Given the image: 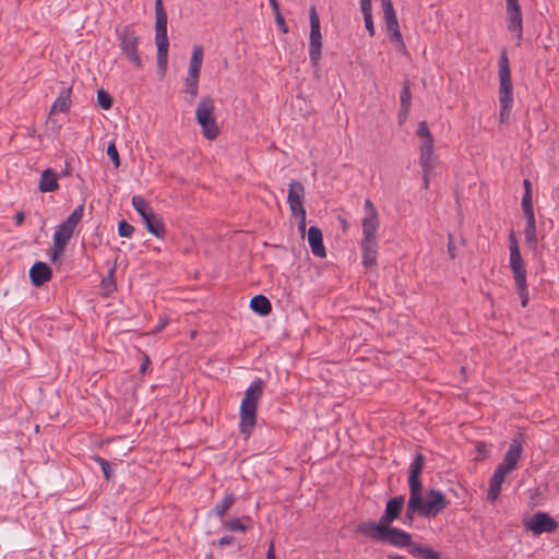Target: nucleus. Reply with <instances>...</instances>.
<instances>
[{
	"label": "nucleus",
	"instance_id": "nucleus-1",
	"mask_svg": "<svg viewBox=\"0 0 559 559\" xmlns=\"http://www.w3.org/2000/svg\"><path fill=\"white\" fill-rule=\"evenodd\" d=\"M365 216L361 219L362 238L360 249L365 267H373L377 264L378 241L377 231L380 227L378 211L370 199L365 200Z\"/></svg>",
	"mask_w": 559,
	"mask_h": 559
},
{
	"label": "nucleus",
	"instance_id": "nucleus-2",
	"mask_svg": "<svg viewBox=\"0 0 559 559\" xmlns=\"http://www.w3.org/2000/svg\"><path fill=\"white\" fill-rule=\"evenodd\" d=\"M356 532L374 542L390 544L394 547H411L413 549L412 535L403 530L389 526H373V522L366 521L357 525Z\"/></svg>",
	"mask_w": 559,
	"mask_h": 559
},
{
	"label": "nucleus",
	"instance_id": "nucleus-3",
	"mask_svg": "<svg viewBox=\"0 0 559 559\" xmlns=\"http://www.w3.org/2000/svg\"><path fill=\"white\" fill-rule=\"evenodd\" d=\"M264 382L261 379L254 380L245 393L240 405L239 430L249 438L257 423L258 403L263 394Z\"/></svg>",
	"mask_w": 559,
	"mask_h": 559
},
{
	"label": "nucleus",
	"instance_id": "nucleus-4",
	"mask_svg": "<svg viewBox=\"0 0 559 559\" xmlns=\"http://www.w3.org/2000/svg\"><path fill=\"white\" fill-rule=\"evenodd\" d=\"M84 214V204L79 205L56 229L53 234V247L51 261L60 259L66 250L68 242L74 234L79 223Z\"/></svg>",
	"mask_w": 559,
	"mask_h": 559
},
{
	"label": "nucleus",
	"instance_id": "nucleus-5",
	"mask_svg": "<svg viewBox=\"0 0 559 559\" xmlns=\"http://www.w3.org/2000/svg\"><path fill=\"white\" fill-rule=\"evenodd\" d=\"M513 104V85L511 80V70L506 51H502L499 60V105L500 121L509 119Z\"/></svg>",
	"mask_w": 559,
	"mask_h": 559
},
{
	"label": "nucleus",
	"instance_id": "nucleus-6",
	"mask_svg": "<svg viewBox=\"0 0 559 559\" xmlns=\"http://www.w3.org/2000/svg\"><path fill=\"white\" fill-rule=\"evenodd\" d=\"M155 43L157 46V67L159 71L165 73L169 41L167 37V13L162 0H155Z\"/></svg>",
	"mask_w": 559,
	"mask_h": 559
},
{
	"label": "nucleus",
	"instance_id": "nucleus-7",
	"mask_svg": "<svg viewBox=\"0 0 559 559\" xmlns=\"http://www.w3.org/2000/svg\"><path fill=\"white\" fill-rule=\"evenodd\" d=\"M215 102L211 96H203L195 109V119L202 134L207 140H214L219 134V128L214 117Z\"/></svg>",
	"mask_w": 559,
	"mask_h": 559
},
{
	"label": "nucleus",
	"instance_id": "nucleus-8",
	"mask_svg": "<svg viewBox=\"0 0 559 559\" xmlns=\"http://www.w3.org/2000/svg\"><path fill=\"white\" fill-rule=\"evenodd\" d=\"M522 451L523 448L521 442L513 440L502 462L497 466L493 475L491 476L488 489H501V485L503 484L506 476L515 469Z\"/></svg>",
	"mask_w": 559,
	"mask_h": 559
},
{
	"label": "nucleus",
	"instance_id": "nucleus-9",
	"mask_svg": "<svg viewBox=\"0 0 559 559\" xmlns=\"http://www.w3.org/2000/svg\"><path fill=\"white\" fill-rule=\"evenodd\" d=\"M119 47L122 55L136 68H142V58L139 51L140 36L133 26L127 25L116 29Z\"/></svg>",
	"mask_w": 559,
	"mask_h": 559
},
{
	"label": "nucleus",
	"instance_id": "nucleus-10",
	"mask_svg": "<svg viewBox=\"0 0 559 559\" xmlns=\"http://www.w3.org/2000/svg\"><path fill=\"white\" fill-rule=\"evenodd\" d=\"M132 205L142 217L146 229L155 237L164 238L166 229L163 219L155 214L148 202L142 195H133Z\"/></svg>",
	"mask_w": 559,
	"mask_h": 559
},
{
	"label": "nucleus",
	"instance_id": "nucleus-11",
	"mask_svg": "<svg viewBox=\"0 0 559 559\" xmlns=\"http://www.w3.org/2000/svg\"><path fill=\"white\" fill-rule=\"evenodd\" d=\"M411 492V509L418 510V513L426 518L436 516L447 507L445 497L440 491H430L427 500L420 497L421 491Z\"/></svg>",
	"mask_w": 559,
	"mask_h": 559
},
{
	"label": "nucleus",
	"instance_id": "nucleus-12",
	"mask_svg": "<svg viewBox=\"0 0 559 559\" xmlns=\"http://www.w3.org/2000/svg\"><path fill=\"white\" fill-rule=\"evenodd\" d=\"M203 63V47H193L189 63L188 74L185 79V93L189 95L188 102L192 103L199 93L200 71Z\"/></svg>",
	"mask_w": 559,
	"mask_h": 559
},
{
	"label": "nucleus",
	"instance_id": "nucleus-13",
	"mask_svg": "<svg viewBox=\"0 0 559 559\" xmlns=\"http://www.w3.org/2000/svg\"><path fill=\"white\" fill-rule=\"evenodd\" d=\"M310 35H309V58L313 67L319 66L321 59L322 35L320 29V17L314 5L309 10Z\"/></svg>",
	"mask_w": 559,
	"mask_h": 559
},
{
	"label": "nucleus",
	"instance_id": "nucleus-14",
	"mask_svg": "<svg viewBox=\"0 0 559 559\" xmlns=\"http://www.w3.org/2000/svg\"><path fill=\"white\" fill-rule=\"evenodd\" d=\"M381 3L383 8L384 23L388 32L390 33V39L395 44V47L399 51L405 52L406 46L400 31L399 21L392 1L381 0Z\"/></svg>",
	"mask_w": 559,
	"mask_h": 559
},
{
	"label": "nucleus",
	"instance_id": "nucleus-15",
	"mask_svg": "<svg viewBox=\"0 0 559 559\" xmlns=\"http://www.w3.org/2000/svg\"><path fill=\"white\" fill-rule=\"evenodd\" d=\"M509 247H510V267L512 270L515 284L524 285L526 280V270L524 261L520 252V246L515 236L514 230L509 234Z\"/></svg>",
	"mask_w": 559,
	"mask_h": 559
},
{
	"label": "nucleus",
	"instance_id": "nucleus-16",
	"mask_svg": "<svg viewBox=\"0 0 559 559\" xmlns=\"http://www.w3.org/2000/svg\"><path fill=\"white\" fill-rule=\"evenodd\" d=\"M558 522L554 518L543 511H538L530 519L524 520V527L534 535L552 533L558 528Z\"/></svg>",
	"mask_w": 559,
	"mask_h": 559
},
{
	"label": "nucleus",
	"instance_id": "nucleus-17",
	"mask_svg": "<svg viewBox=\"0 0 559 559\" xmlns=\"http://www.w3.org/2000/svg\"><path fill=\"white\" fill-rule=\"evenodd\" d=\"M404 506V497L399 496L388 501L384 513L380 516L379 521L373 522V526H389L396 520Z\"/></svg>",
	"mask_w": 559,
	"mask_h": 559
},
{
	"label": "nucleus",
	"instance_id": "nucleus-18",
	"mask_svg": "<svg viewBox=\"0 0 559 559\" xmlns=\"http://www.w3.org/2000/svg\"><path fill=\"white\" fill-rule=\"evenodd\" d=\"M508 27L509 29L518 33V38L522 37L523 22L522 11L518 0H506Z\"/></svg>",
	"mask_w": 559,
	"mask_h": 559
},
{
	"label": "nucleus",
	"instance_id": "nucleus-19",
	"mask_svg": "<svg viewBox=\"0 0 559 559\" xmlns=\"http://www.w3.org/2000/svg\"><path fill=\"white\" fill-rule=\"evenodd\" d=\"M304 194L305 187L300 181H292L289 183L287 202L292 214L306 211L302 204Z\"/></svg>",
	"mask_w": 559,
	"mask_h": 559
},
{
	"label": "nucleus",
	"instance_id": "nucleus-20",
	"mask_svg": "<svg viewBox=\"0 0 559 559\" xmlns=\"http://www.w3.org/2000/svg\"><path fill=\"white\" fill-rule=\"evenodd\" d=\"M51 277L52 271L45 262H36L29 270V278L36 287L44 285Z\"/></svg>",
	"mask_w": 559,
	"mask_h": 559
},
{
	"label": "nucleus",
	"instance_id": "nucleus-21",
	"mask_svg": "<svg viewBox=\"0 0 559 559\" xmlns=\"http://www.w3.org/2000/svg\"><path fill=\"white\" fill-rule=\"evenodd\" d=\"M308 243L311 248V252L318 258H325L326 250L322 240V231L317 226H311L308 229Z\"/></svg>",
	"mask_w": 559,
	"mask_h": 559
},
{
	"label": "nucleus",
	"instance_id": "nucleus-22",
	"mask_svg": "<svg viewBox=\"0 0 559 559\" xmlns=\"http://www.w3.org/2000/svg\"><path fill=\"white\" fill-rule=\"evenodd\" d=\"M425 457L421 453H417L411 463L408 485L409 489H421L420 474L424 467Z\"/></svg>",
	"mask_w": 559,
	"mask_h": 559
},
{
	"label": "nucleus",
	"instance_id": "nucleus-23",
	"mask_svg": "<svg viewBox=\"0 0 559 559\" xmlns=\"http://www.w3.org/2000/svg\"><path fill=\"white\" fill-rule=\"evenodd\" d=\"M58 176L57 174L51 169L47 168L41 173L38 189L40 192H52L58 190Z\"/></svg>",
	"mask_w": 559,
	"mask_h": 559
},
{
	"label": "nucleus",
	"instance_id": "nucleus-24",
	"mask_svg": "<svg viewBox=\"0 0 559 559\" xmlns=\"http://www.w3.org/2000/svg\"><path fill=\"white\" fill-rule=\"evenodd\" d=\"M437 163L433 156V138L420 139L419 164Z\"/></svg>",
	"mask_w": 559,
	"mask_h": 559
},
{
	"label": "nucleus",
	"instance_id": "nucleus-25",
	"mask_svg": "<svg viewBox=\"0 0 559 559\" xmlns=\"http://www.w3.org/2000/svg\"><path fill=\"white\" fill-rule=\"evenodd\" d=\"M71 106V87H66L61 91L57 99L53 102L50 109V115L56 112H66Z\"/></svg>",
	"mask_w": 559,
	"mask_h": 559
},
{
	"label": "nucleus",
	"instance_id": "nucleus-26",
	"mask_svg": "<svg viewBox=\"0 0 559 559\" xmlns=\"http://www.w3.org/2000/svg\"><path fill=\"white\" fill-rule=\"evenodd\" d=\"M250 308L260 316H267L272 311L270 300L263 295H257L250 300Z\"/></svg>",
	"mask_w": 559,
	"mask_h": 559
},
{
	"label": "nucleus",
	"instance_id": "nucleus-27",
	"mask_svg": "<svg viewBox=\"0 0 559 559\" xmlns=\"http://www.w3.org/2000/svg\"><path fill=\"white\" fill-rule=\"evenodd\" d=\"M524 235H525L526 243L530 247L536 249V247H537V235H536V221H535V218L526 219V226H525Z\"/></svg>",
	"mask_w": 559,
	"mask_h": 559
},
{
	"label": "nucleus",
	"instance_id": "nucleus-28",
	"mask_svg": "<svg viewBox=\"0 0 559 559\" xmlns=\"http://www.w3.org/2000/svg\"><path fill=\"white\" fill-rule=\"evenodd\" d=\"M411 552L424 559H440V554L428 546L414 544L413 549H411Z\"/></svg>",
	"mask_w": 559,
	"mask_h": 559
},
{
	"label": "nucleus",
	"instance_id": "nucleus-29",
	"mask_svg": "<svg viewBox=\"0 0 559 559\" xmlns=\"http://www.w3.org/2000/svg\"><path fill=\"white\" fill-rule=\"evenodd\" d=\"M522 210L525 216V219H533L534 216V210H533V202H532V194L524 193L522 198Z\"/></svg>",
	"mask_w": 559,
	"mask_h": 559
},
{
	"label": "nucleus",
	"instance_id": "nucleus-30",
	"mask_svg": "<svg viewBox=\"0 0 559 559\" xmlns=\"http://www.w3.org/2000/svg\"><path fill=\"white\" fill-rule=\"evenodd\" d=\"M97 103L103 109L108 110L112 107L114 100L105 90L100 88L97 92Z\"/></svg>",
	"mask_w": 559,
	"mask_h": 559
},
{
	"label": "nucleus",
	"instance_id": "nucleus-31",
	"mask_svg": "<svg viewBox=\"0 0 559 559\" xmlns=\"http://www.w3.org/2000/svg\"><path fill=\"white\" fill-rule=\"evenodd\" d=\"M234 502H235L234 495H227L224 498V500L215 507V509H214L215 513L218 516H223L226 513V511L233 506Z\"/></svg>",
	"mask_w": 559,
	"mask_h": 559
},
{
	"label": "nucleus",
	"instance_id": "nucleus-32",
	"mask_svg": "<svg viewBox=\"0 0 559 559\" xmlns=\"http://www.w3.org/2000/svg\"><path fill=\"white\" fill-rule=\"evenodd\" d=\"M411 99H412L411 83L408 80H406L403 83V90H402L401 96H400L401 106L402 107H411Z\"/></svg>",
	"mask_w": 559,
	"mask_h": 559
},
{
	"label": "nucleus",
	"instance_id": "nucleus-33",
	"mask_svg": "<svg viewBox=\"0 0 559 559\" xmlns=\"http://www.w3.org/2000/svg\"><path fill=\"white\" fill-rule=\"evenodd\" d=\"M437 163H426V164H419L423 169V181H424V188L428 189L430 185V177L431 174L436 167Z\"/></svg>",
	"mask_w": 559,
	"mask_h": 559
},
{
	"label": "nucleus",
	"instance_id": "nucleus-34",
	"mask_svg": "<svg viewBox=\"0 0 559 559\" xmlns=\"http://www.w3.org/2000/svg\"><path fill=\"white\" fill-rule=\"evenodd\" d=\"M92 459L100 466L105 478L110 479L114 475V471L111 468L110 463L107 460L97 455L93 456Z\"/></svg>",
	"mask_w": 559,
	"mask_h": 559
},
{
	"label": "nucleus",
	"instance_id": "nucleus-35",
	"mask_svg": "<svg viewBox=\"0 0 559 559\" xmlns=\"http://www.w3.org/2000/svg\"><path fill=\"white\" fill-rule=\"evenodd\" d=\"M224 525L226 528L234 532H245L248 528V526L243 524L239 519L229 520L225 522Z\"/></svg>",
	"mask_w": 559,
	"mask_h": 559
},
{
	"label": "nucleus",
	"instance_id": "nucleus-36",
	"mask_svg": "<svg viewBox=\"0 0 559 559\" xmlns=\"http://www.w3.org/2000/svg\"><path fill=\"white\" fill-rule=\"evenodd\" d=\"M107 155L110 160L114 163L115 167L118 168L120 166V158L117 151V147L114 142H110L107 146Z\"/></svg>",
	"mask_w": 559,
	"mask_h": 559
},
{
	"label": "nucleus",
	"instance_id": "nucleus-37",
	"mask_svg": "<svg viewBox=\"0 0 559 559\" xmlns=\"http://www.w3.org/2000/svg\"><path fill=\"white\" fill-rule=\"evenodd\" d=\"M134 231V227L126 221H121L118 224V234L120 237H131Z\"/></svg>",
	"mask_w": 559,
	"mask_h": 559
},
{
	"label": "nucleus",
	"instance_id": "nucleus-38",
	"mask_svg": "<svg viewBox=\"0 0 559 559\" xmlns=\"http://www.w3.org/2000/svg\"><path fill=\"white\" fill-rule=\"evenodd\" d=\"M416 134L419 139H425V138H431L432 134L428 128V123L426 121H420L418 123V128H417V131H416Z\"/></svg>",
	"mask_w": 559,
	"mask_h": 559
},
{
	"label": "nucleus",
	"instance_id": "nucleus-39",
	"mask_svg": "<svg viewBox=\"0 0 559 559\" xmlns=\"http://www.w3.org/2000/svg\"><path fill=\"white\" fill-rule=\"evenodd\" d=\"M516 287L519 289V294L521 297V305L523 307H526V305L528 302V290H527L526 280H524L523 286H521L520 284H516Z\"/></svg>",
	"mask_w": 559,
	"mask_h": 559
},
{
	"label": "nucleus",
	"instance_id": "nucleus-40",
	"mask_svg": "<svg viewBox=\"0 0 559 559\" xmlns=\"http://www.w3.org/2000/svg\"><path fill=\"white\" fill-rule=\"evenodd\" d=\"M293 216L298 218V229L299 231L305 235L306 231V211L301 213H293Z\"/></svg>",
	"mask_w": 559,
	"mask_h": 559
},
{
	"label": "nucleus",
	"instance_id": "nucleus-41",
	"mask_svg": "<svg viewBox=\"0 0 559 559\" xmlns=\"http://www.w3.org/2000/svg\"><path fill=\"white\" fill-rule=\"evenodd\" d=\"M365 26L369 33L370 36L374 35V25L372 21V14H366L364 15Z\"/></svg>",
	"mask_w": 559,
	"mask_h": 559
},
{
	"label": "nucleus",
	"instance_id": "nucleus-42",
	"mask_svg": "<svg viewBox=\"0 0 559 559\" xmlns=\"http://www.w3.org/2000/svg\"><path fill=\"white\" fill-rule=\"evenodd\" d=\"M275 22L283 33L286 34L288 32V27L285 23V20H284V16L282 15V13H277V15H275Z\"/></svg>",
	"mask_w": 559,
	"mask_h": 559
},
{
	"label": "nucleus",
	"instance_id": "nucleus-43",
	"mask_svg": "<svg viewBox=\"0 0 559 559\" xmlns=\"http://www.w3.org/2000/svg\"><path fill=\"white\" fill-rule=\"evenodd\" d=\"M448 253H449L451 259H454L455 255H456L455 254V246H454L452 234L448 235Z\"/></svg>",
	"mask_w": 559,
	"mask_h": 559
},
{
	"label": "nucleus",
	"instance_id": "nucleus-44",
	"mask_svg": "<svg viewBox=\"0 0 559 559\" xmlns=\"http://www.w3.org/2000/svg\"><path fill=\"white\" fill-rule=\"evenodd\" d=\"M362 15L371 14V0H360Z\"/></svg>",
	"mask_w": 559,
	"mask_h": 559
},
{
	"label": "nucleus",
	"instance_id": "nucleus-45",
	"mask_svg": "<svg viewBox=\"0 0 559 559\" xmlns=\"http://www.w3.org/2000/svg\"><path fill=\"white\" fill-rule=\"evenodd\" d=\"M409 107H400L399 123L402 124L407 119Z\"/></svg>",
	"mask_w": 559,
	"mask_h": 559
},
{
	"label": "nucleus",
	"instance_id": "nucleus-46",
	"mask_svg": "<svg viewBox=\"0 0 559 559\" xmlns=\"http://www.w3.org/2000/svg\"><path fill=\"white\" fill-rule=\"evenodd\" d=\"M233 542H234V537L233 536L225 535V536L221 537V539L218 540V544L221 546H227V545L233 544Z\"/></svg>",
	"mask_w": 559,
	"mask_h": 559
},
{
	"label": "nucleus",
	"instance_id": "nucleus-47",
	"mask_svg": "<svg viewBox=\"0 0 559 559\" xmlns=\"http://www.w3.org/2000/svg\"><path fill=\"white\" fill-rule=\"evenodd\" d=\"M499 493H500V491H488L486 500L488 502L493 503L498 499Z\"/></svg>",
	"mask_w": 559,
	"mask_h": 559
},
{
	"label": "nucleus",
	"instance_id": "nucleus-48",
	"mask_svg": "<svg viewBox=\"0 0 559 559\" xmlns=\"http://www.w3.org/2000/svg\"><path fill=\"white\" fill-rule=\"evenodd\" d=\"M266 559H276L273 542H271V544L269 545V549L266 552Z\"/></svg>",
	"mask_w": 559,
	"mask_h": 559
},
{
	"label": "nucleus",
	"instance_id": "nucleus-49",
	"mask_svg": "<svg viewBox=\"0 0 559 559\" xmlns=\"http://www.w3.org/2000/svg\"><path fill=\"white\" fill-rule=\"evenodd\" d=\"M14 219L16 225H22L25 219V214L23 212H17L14 216Z\"/></svg>",
	"mask_w": 559,
	"mask_h": 559
},
{
	"label": "nucleus",
	"instance_id": "nucleus-50",
	"mask_svg": "<svg viewBox=\"0 0 559 559\" xmlns=\"http://www.w3.org/2000/svg\"><path fill=\"white\" fill-rule=\"evenodd\" d=\"M523 186H524V193L532 194V183L528 179H525L523 181Z\"/></svg>",
	"mask_w": 559,
	"mask_h": 559
},
{
	"label": "nucleus",
	"instance_id": "nucleus-51",
	"mask_svg": "<svg viewBox=\"0 0 559 559\" xmlns=\"http://www.w3.org/2000/svg\"><path fill=\"white\" fill-rule=\"evenodd\" d=\"M167 322H168L167 319H162L160 323H158V325L154 329L153 332L154 333L160 332L164 329V326L167 324Z\"/></svg>",
	"mask_w": 559,
	"mask_h": 559
},
{
	"label": "nucleus",
	"instance_id": "nucleus-52",
	"mask_svg": "<svg viewBox=\"0 0 559 559\" xmlns=\"http://www.w3.org/2000/svg\"><path fill=\"white\" fill-rule=\"evenodd\" d=\"M415 512H418V510H412L411 509V500L408 501L407 510H406V516L408 520H413V515Z\"/></svg>",
	"mask_w": 559,
	"mask_h": 559
},
{
	"label": "nucleus",
	"instance_id": "nucleus-53",
	"mask_svg": "<svg viewBox=\"0 0 559 559\" xmlns=\"http://www.w3.org/2000/svg\"><path fill=\"white\" fill-rule=\"evenodd\" d=\"M148 362H150V359L147 356H145L144 361L142 362V365L140 367V372H142V373L145 372Z\"/></svg>",
	"mask_w": 559,
	"mask_h": 559
},
{
	"label": "nucleus",
	"instance_id": "nucleus-54",
	"mask_svg": "<svg viewBox=\"0 0 559 559\" xmlns=\"http://www.w3.org/2000/svg\"><path fill=\"white\" fill-rule=\"evenodd\" d=\"M273 12H274V15H277V13H281L280 11V4H274V5H271Z\"/></svg>",
	"mask_w": 559,
	"mask_h": 559
},
{
	"label": "nucleus",
	"instance_id": "nucleus-55",
	"mask_svg": "<svg viewBox=\"0 0 559 559\" xmlns=\"http://www.w3.org/2000/svg\"><path fill=\"white\" fill-rule=\"evenodd\" d=\"M103 285L107 288L109 285H114L109 280H103Z\"/></svg>",
	"mask_w": 559,
	"mask_h": 559
},
{
	"label": "nucleus",
	"instance_id": "nucleus-56",
	"mask_svg": "<svg viewBox=\"0 0 559 559\" xmlns=\"http://www.w3.org/2000/svg\"><path fill=\"white\" fill-rule=\"evenodd\" d=\"M271 5L277 4V0H269Z\"/></svg>",
	"mask_w": 559,
	"mask_h": 559
},
{
	"label": "nucleus",
	"instance_id": "nucleus-57",
	"mask_svg": "<svg viewBox=\"0 0 559 559\" xmlns=\"http://www.w3.org/2000/svg\"><path fill=\"white\" fill-rule=\"evenodd\" d=\"M342 226L344 229L346 228V219H344V218L342 219Z\"/></svg>",
	"mask_w": 559,
	"mask_h": 559
}]
</instances>
